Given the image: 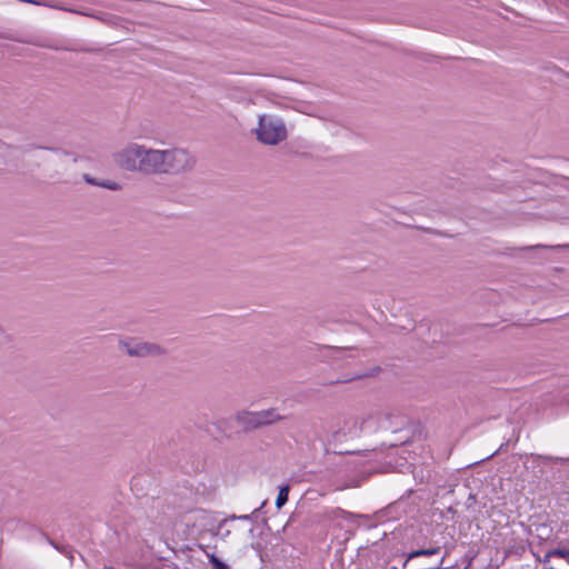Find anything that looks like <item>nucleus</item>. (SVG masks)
Instances as JSON below:
<instances>
[{"instance_id":"14","label":"nucleus","mask_w":569,"mask_h":569,"mask_svg":"<svg viewBox=\"0 0 569 569\" xmlns=\"http://www.w3.org/2000/svg\"><path fill=\"white\" fill-rule=\"evenodd\" d=\"M547 3L548 2H551V3H556V2H565V0H545Z\"/></svg>"},{"instance_id":"15","label":"nucleus","mask_w":569,"mask_h":569,"mask_svg":"<svg viewBox=\"0 0 569 569\" xmlns=\"http://www.w3.org/2000/svg\"><path fill=\"white\" fill-rule=\"evenodd\" d=\"M249 518H250V517H249V516H247V515H246V516H241V517H239V519H241V520H248Z\"/></svg>"},{"instance_id":"10","label":"nucleus","mask_w":569,"mask_h":569,"mask_svg":"<svg viewBox=\"0 0 569 569\" xmlns=\"http://www.w3.org/2000/svg\"><path fill=\"white\" fill-rule=\"evenodd\" d=\"M46 539L56 550H58L59 552H61V553L68 556L70 559H72V555H71V551L69 550V548L53 542L47 536H46Z\"/></svg>"},{"instance_id":"11","label":"nucleus","mask_w":569,"mask_h":569,"mask_svg":"<svg viewBox=\"0 0 569 569\" xmlns=\"http://www.w3.org/2000/svg\"><path fill=\"white\" fill-rule=\"evenodd\" d=\"M210 563L213 566V569H228L227 565L222 562L218 557L213 553L208 555Z\"/></svg>"},{"instance_id":"7","label":"nucleus","mask_w":569,"mask_h":569,"mask_svg":"<svg viewBox=\"0 0 569 569\" xmlns=\"http://www.w3.org/2000/svg\"><path fill=\"white\" fill-rule=\"evenodd\" d=\"M322 516L327 520H335V519H340V518L348 519V518L353 517V515L351 512H348L339 507L325 509Z\"/></svg>"},{"instance_id":"17","label":"nucleus","mask_w":569,"mask_h":569,"mask_svg":"<svg viewBox=\"0 0 569 569\" xmlns=\"http://www.w3.org/2000/svg\"><path fill=\"white\" fill-rule=\"evenodd\" d=\"M566 461H569V458L565 459Z\"/></svg>"},{"instance_id":"9","label":"nucleus","mask_w":569,"mask_h":569,"mask_svg":"<svg viewBox=\"0 0 569 569\" xmlns=\"http://www.w3.org/2000/svg\"><path fill=\"white\" fill-rule=\"evenodd\" d=\"M87 181L90 182L91 184L100 186V187H103L109 190H119L120 189V184L117 182H113V181L96 182L92 179H87Z\"/></svg>"},{"instance_id":"6","label":"nucleus","mask_w":569,"mask_h":569,"mask_svg":"<svg viewBox=\"0 0 569 569\" xmlns=\"http://www.w3.org/2000/svg\"><path fill=\"white\" fill-rule=\"evenodd\" d=\"M357 435V428H356V421L353 419H346L343 427H338L337 429L332 430L330 436L328 437V443L331 442H341L346 440L348 437L356 436Z\"/></svg>"},{"instance_id":"13","label":"nucleus","mask_w":569,"mask_h":569,"mask_svg":"<svg viewBox=\"0 0 569 569\" xmlns=\"http://www.w3.org/2000/svg\"><path fill=\"white\" fill-rule=\"evenodd\" d=\"M553 557V553H551V550L548 551L545 557L541 559L542 562H548L550 558Z\"/></svg>"},{"instance_id":"12","label":"nucleus","mask_w":569,"mask_h":569,"mask_svg":"<svg viewBox=\"0 0 569 569\" xmlns=\"http://www.w3.org/2000/svg\"><path fill=\"white\" fill-rule=\"evenodd\" d=\"M569 550L567 549H562V548H557V549H553L551 550V553H553V557H558V558H562L566 560L567 558V553H568Z\"/></svg>"},{"instance_id":"2","label":"nucleus","mask_w":569,"mask_h":569,"mask_svg":"<svg viewBox=\"0 0 569 569\" xmlns=\"http://www.w3.org/2000/svg\"><path fill=\"white\" fill-rule=\"evenodd\" d=\"M160 174L189 176L198 164L197 156L187 148L172 147L161 149Z\"/></svg>"},{"instance_id":"3","label":"nucleus","mask_w":569,"mask_h":569,"mask_svg":"<svg viewBox=\"0 0 569 569\" xmlns=\"http://www.w3.org/2000/svg\"><path fill=\"white\" fill-rule=\"evenodd\" d=\"M254 131L258 141L268 146H276L287 138L284 121L273 114L259 116L258 127Z\"/></svg>"},{"instance_id":"4","label":"nucleus","mask_w":569,"mask_h":569,"mask_svg":"<svg viewBox=\"0 0 569 569\" xmlns=\"http://www.w3.org/2000/svg\"><path fill=\"white\" fill-rule=\"evenodd\" d=\"M283 419L284 417L281 416L276 408H269L260 411H241L237 413L236 417L237 422L248 429H256Z\"/></svg>"},{"instance_id":"8","label":"nucleus","mask_w":569,"mask_h":569,"mask_svg":"<svg viewBox=\"0 0 569 569\" xmlns=\"http://www.w3.org/2000/svg\"><path fill=\"white\" fill-rule=\"evenodd\" d=\"M289 486H282L279 489L278 497L276 499V507L280 509L288 501Z\"/></svg>"},{"instance_id":"16","label":"nucleus","mask_w":569,"mask_h":569,"mask_svg":"<svg viewBox=\"0 0 569 569\" xmlns=\"http://www.w3.org/2000/svg\"><path fill=\"white\" fill-rule=\"evenodd\" d=\"M566 556H567L566 561L569 563V550H568V553Z\"/></svg>"},{"instance_id":"18","label":"nucleus","mask_w":569,"mask_h":569,"mask_svg":"<svg viewBox=\"0 0 569 569\" xmlns=\"http://www.w3.org/2000/svg\"><path fill=\"white\" fill-rule=\"evenodd\" d=\"M548 569H555V568L550 567V568H548Z\"/></svg>"},{"instance_id":"5","label":"nucleus","mask_w":569,"mask_h":569,"mask_svg":"<svg viewBox=\"0 0 569 569\" xmlns=\"http://www.w3.org/2000/svg\"><path fill=\"white\" fill-rule=\"evenodd\" d=\"M127 353L133 357H146L162 353V348L156 343L128 341L123 343Z\"/></svg>"},{"instance_id":"1","label":"nucleus","mask_w":569,"mask_h":569,"mask_svg":"<svg viewBox=\"0 0 569 569\" xmlns=\"http://www.w3.org/2000/svg\"><path fill=\"white\" fill-rule=\"evenodd\" d=\"M121 170L143 176H160L161 149L139 142H128L112 156Z\"/></svg>"}]
</instances>
